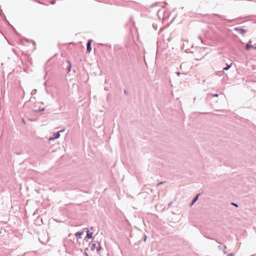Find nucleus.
<instances>
[{
  "mask_svg": "<svg viewBox=\"0 0 256 256\" xmlns=\"http://www.w3.org/2000/svg\"><path fill=\"white\" fill-rule=\"evenodd\" d=\"M232 205H234V206H236L238 207V205H237L236 204H234V203H232Z\"/></svg>",
  "mask_w": 256,
  "mask_h": 256,
  "instance_id": "9d476101",
  "label": "nucleus"
},
{
  "mask_svg": "<svg viewBox=\"0 0 256 256\" xmlns=\"http://www.w3.org/2000/svg\"><path fill=\"white\" fill-rule=\"evenodd\" d=\"M60 132H57L56 134V136H55L54 137V138H49V140H54L55 138H58L60 137Z\"/></svg>",
  "mask_w": 256,
  "mask_h": 256,
  "instance_id": "39448f33",
  "label": "nucleus"
},
{
  "mask_svg": "<svg viewBox=\"0 0 256 256\" xmlns=\"http://www.w3.org/2000/svg\"><path fill=\"white\" fill-rule=\"evenodd\" d=\"M92 42V40H88V41L87 43V52L88 53L90 52L92 50V48H91Z\"/></svg>",
  "mask_w": 256,
  "mask_h": 256,
  "instance_id": "7ed1b4c3",
  "label": "nucleus"
},
{
  "mask_svg": "<svg viewBox=\"0 0 256 256\" xmlns=\"http://www.w3.org/2000/svg\"><path fill=\"white\" fill-rule=\"evenodd\" d=\"M246 48L247 50H250V48H254V49H256V47H254L252 46L251 44H250L249 43L247 44L246 46Z\"/></svg>",
  "mask_w": 256,
  "mask_h": 256,
  "instance_id": "20e7f679",
  "label": "nucleus"
},
{
  "mask_svg": "<svg viewBox=\"0 0 256 256\" xmlns=\"http://www.w3.org/2000/svg\"><path fill=\"white\" fill-rule=\"evenodd\" d=\"M200 195V194H198L196 197L194 198V200H192V204H193L196 201V200H198L199 196Z\"/></svg>",
  "mask_w": 256,
  "mask_h": 256,
  "instance_id": "0eeeda50",
  "label": "nucleus"
},
{
  "mask_svg": "<svg viewBox=\"0 0 256 256\" xmlns=\"http://www.w3.org/2000/svg\"><path fill=\"white\" fill-rule=\"evenodd\" d=\"M90 245L91 246L90 247H91L92 249L94 250V249L96 248V250L98 252L100 251V243H98V242L97 244L92 243V244H90Z\"/></svg>",
  "mask_w": 256,
  "mask_h": 256,
  "instance_id": "f257e3e1",
  "label": "nucleus"
},
{
  "mask_svg": "<svg viewBox=\"0 0 256 256\" xmlns=\"http://www.w3.org/2000/svg\"><path fill=\"white\" fill-rule=\"evenodd\" d=\"M54 2H51V4H54Z\"/></svg>",
  "mask_w": 256,
  "mask_h": 256,
  "instance_id": "ddd939ff",
  "label": "nucleus"
},
{
  "mask_svg": "<svg viewBox=\"0 0 256 256\" xmlns=\"http://www.w3.org/2000/svg\"><path fill=\"white\" fill-rule=\"evenodd\" d=\"M83 234V232H77L76 234V236L77 237V238H79L80 237V236L81 235H82Z\"/></svg>",
  "mask_w": 256,
  "mask_h": 256,
  "instance_id": "6e6552de",
  "label": "nucleus"
},
{
  "mask_svg": "<svg viewBox=\"0 0 256 256\" xmlns=\"http://www.w3.org/2000/svg\"><path fill=\"white\" fill-rule=\"evenodd\" d=\"M92 232H90L89 230H88L86 237L88 238H92Z\"/></svg>",
  "mask_w": 256,
  "mask_h": 256,
  "instance_id": "423d86ee",
  "label": "nucleus"
},
{
  "mask_svg": "<svg viewBox=\"0 0 256 256\" xmlns=\"http://www.w3.org/2000/svg\"><path fill=\"white\" fill-rule=\"evenodd\" d=\"M232 65V63H231V64L230 65H228L227 66L224 68V70H228L231 67Z\"/></svg>",
  "mask_w": 256,
  "mask_h": 256,
  "instance_id": "1a4fd4ad",
  "label": "nucleus"
},
{
  "mask_svg": "<svg viewBox=\"0 0 256 256\" xmlns=\"http://www.w3.org/2000/svg\"><path fill=\"white\" fill-rule=\"evenodd\" d=\"M228 256H232V255L230 254V255H228Z\"/></svg>",
  "mask_w": 256,
  "mask_h": 256,
  "instance_id": "4468645a",
  "label": "nucleus"
},
{
  "mask_svg": "<svg viewBox=\"0 0 256 256\" xmlns=\"http://www.w3.org/2000/svg\"><path fill=\"white\" fill-rule=\"evenodd\" d=\"M176 74H177L178 76H180V72H176Z\"/></svg>",
  "mask_w": 256,
  "mask_h": 256,
  "instance_id": "9b49d317",
  "label": "nucleus"
},
{
  "mask_svg": "<svg viewBox=\"0 0 256 256\" xmlns=\"http://www.w3.org/2000/svg\"><path fill=\"white\" fill-rule=\"evenodd\" d=\"M234 30L237 32L238 33H239L241 34H242V35L244 34L246 32V30H244L242 28H235Z\"/></svg>",
  "mask_w": 256,
  "mask_h": 256,
  "instance_id": "f03ea898",
  "label": "nucleus"
},
{
  "mask_svg": "<svg viewBox=\"0 0 256 256\" xmlns=\"http://www.w3.org/2000/svg\"><path fill=\"white\" fill-rule=\"evenodd\" d=\"M218 96V95L217 94H216L214 95V96Z\"/></svg>",
  "mask_w": 256,
  "mask_h": 256,
  "instance_id": "f8f14e48",
  "label": "nucleus"
}]
</instances>
